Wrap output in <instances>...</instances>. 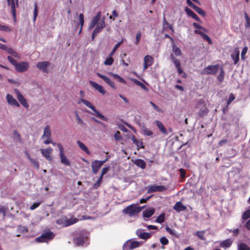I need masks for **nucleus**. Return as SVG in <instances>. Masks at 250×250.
I'll list each match as a JSON object with an SVG mask.
<instances>
[{"instance_id": "45", "label": "nucleus", "mask_w": 250, "mask_h": 250, "mask_svg": "<svg viewBox=\"0 0 250 250\" xmlns=\"http://www.w3.org/2000/svg\"><path fill=\"white\" fill-rule=\"evenodd\" d=\"M142 36V33L141 32H138L136 35V39L134 43L135 45L138 44L141 41V38Z\"/></svg>"}, {"instance_id": "36", "label": "nucleus", "mask_w": 250, "mask_h": 250, "mask_svg": "<svg viewBox=\"0 0 250 250\" xmlns=\"http://www.w3.org/2000/svg\"><path fill=\"white\" fill-rule=\"evenodd\" d=\"M250 218V209H248L245 211L242 215V219L243 221L248 219Z\"/></svg>"}, {"instance_id": "26", "label": "nucleus", "mask_w": 250, "mask_h": 250, "mask_svg": "<svg viewBox=\"0 0 250 250\" xmlns=\"http://www.w3.org/2000/svg\"><path fill=\"white\" fill-rule=\"evenodd\" d=\"M155 210L153 208L146 209L143 212V216L145 218H149L154 213Z\"/></svg>"}, {"instance_id": "1", "label": "nucleus", "mask_w": 250, "mask_h": 250, "mask_svg": "<svg viewBox=\"0 0 250 250\" xmlns=\"http://www.w3.org/2000/svg\"><path fill=\"white\" fill-rule=\"evenodd\" d=\"M83 103L84 105H85L87 107L90 108L94 112L93 113H91L87 111L88 113L95 116L96 117L99 118V119L102 120H104V121H107V118L104 116L98 110H97L95 107L89 101L83 99H81L79 102V103Z\"/></svg>"}, {"instance_id": "44", "label": "nucleus", "mask_w": 250, "mask_h": 250, "mask_svg": "<svg viewBox=\"0 0 250 250\" xmlns=\"http://www.w3.org/2000/svg\"><path fill=\"white\" fill-rule=\"evenodd\" d=\"M74 114H75V115L76 116V119L77 120V123L78 124L83 125L84 124V122L83 121V120L81 118V117H80V116H79V115L78 114V112L77 111H74Z\"/></svg>"}, {"instance_id": "32", "label": "nucleus", "mask_w": 250, "mask_h": 250, "mask_svg": "<svg viewBox=\"0 0 250 250\" xmlns=\"http://www.w3.org/2000/svg\"><path fill=\"white\" fill-rule=\"evenodd\" d=\"M78 221V219L76 218H71L70 219H67L66 218V224L65 226H68L71 225H73Z\"/></svg>"}, {"instance_id": "22", "label": "nucleus", "mask_w": 250, "mask_h": 250, "mask_svg": "<svg viewBox=\"0 0 250 250\" xmlns=\"http://www.w3.org/2000/svg\"><path fill=\"white\" fill-rule=\"evenodd\" d=\"M185 11L188 16L192 17L197 21L199 22L201 21L200 19L197 16V15L189 8L186 7Z\"/></svg>"}, {"instance_id": "37", "label": "nucleus", "mask_w": 250, "mask_h": 250, "mask_svg": "<svg viewBox=\"0 0 250 250\" xmlns=\"http://www.w3.org/2000/svg\"><path fill=\"white\" fill-rule=\"evenodd\" d=\"M131 139H132V141L133 142V143L134 144H135L138 147H139L141 148L143 147V144L142 141H140L138 140L137 139H136V138L134 136H133Z\"/></svg>"}, {"instance_id": "58", "label": "nucleus", "mask_w": 250, "mask_h": 250, "mask_svg": "<svg viewBox=\"0 0 250 250\" xmlns=\"http://www.w3.org/2000/svg\"><path fill=\"white\" fill-rule=\"evenodd\" d=\"M57 146L59 150V155L64 153V152L63 147L62 146V144L60 143H58L57 144Z\"/></svg>"}, {"instance_id": "24", "label": "nucleus", "mask_w": 250, "mask_h": 250, "mask_svg": "<svg viewBox=\"0 0 250 250\" xmlns=\"http://www.w3.org/2000/svg\"><path fill=\"white\" fill-rule=\"evenodd\" d=\"M51 130L49 125H46L44 127L43 134L42 136V138H49L51 137Z\"/></svg>"}, {"instance_id": "40", "label": "nucleus", "mask_w": 250, "mask_h": 250, "mask_svg": "<svg viewBox=\"0 0 250 250\" xmlns=\"http://www.w3.org/2000/svg\"><path fill=\"white\" fill-rule=\"evenodd\" d=\"M208 111V110L207 108L205 106H204L203 108L201 109L199 111L198 114L199 116L202 117L206 115L207 114Z\"/></svg>"}, {"instance_id": "53", "label": "nucleus", "mask_w": 250, "mask_h": 250, "mask_svg": "<svg viewBox=\"0 0 250 250\" xmlns=\"http://www.w3.org/2000/svg\"><path fill=\"white\" fill-rule=\"evenodd\" d=\"M110 167H103L102 168V173H101V174L100 175V177H101L102 178L103 177V176L106 174L110 169Z\"/></svg>"}, {"instance_id": "51", "label": "nucleus", "mask_w": 250, "mask_h": 250, "mask_svg": "<svg viewBox=\"0 0 250 250\" xmlns=\"http://www.w3.org/2000/svg\"><path fill=\"white\" fill-rule=\"evenodd\" d=\"M11 30H12L9 27L6 26V25L0 24V31H4L5 32H10Z\"/></svg>"}, {"instance_id": "61", "label": "nucleus", "mask_w": 250, "mask_h": 250, "mask_svg": "<svg viewBox=\"0 0 250 250\" xmlns=\"http://www.w3.org/2000/svg\"><path fill=\"white\" fill-rule=\"evenodd\" d=\"M30 162L35 167H36L37 168H39V165L37 161H36L33 159H31Z\"/></svg>"}, {"instance_id": "8", "label": "nucleus", "mask_w": 250, "mask_h": 250, "mask_svg": "<svg viewBox=\"0 0 250 250\" xmlns=\"http://www.w3.org/2000/svg\"><path fill=\"white\" fill-rule=\"evenodd\" d=\"M29 63L26 62H18L15 67V69L19 72H24L26 71L29 68Z\"/></svg>"}, {"instance_id": "48", "label": "nucleus", "mask_w": 250, "mask_h": 250, "mask_svg": "<svg viewBox=\"0 0 250 250\" xmlns=\"http://www.w3.org/2000/svg\"><path fill=\"white\" fill-rule=\"evenodd\" d=\"M164 221L165 214L164 213L160 214L156 220V222L158 223H162Z\"/></svg>"}, {"instance_id": "52", "label": "nucleus", "mask_w": 250, "mask_h": 250, "mask_svg": "<svg viewBox=\"0 0 250 250\" xmlns=\"http://www.w3.org/2000/svg\"><path fill=\"white\" fill-rule=\"evenodd\" d=\"M151 235L150 233L148 232H144L143 234L141 236L140 238L142 239L146 240L149 238L151 237Z\"/></svg>"}, {"instance_id": "12", "label": "nucleus", "mask_w": 250, "mask_h": 250, "mask_svg": "<svg viewBox=\"0 0 250 250\" xmlns=\"http://www.w3.org/2000/svg\"><path fill=\"white\" fill-rule=\"evenodd\" d=\"M101 17V12H98L97 15L93 18L91 22L89 24L88 29L91 30L94 27V26L98 24V22L99 21Z\"/></svg>"}, {"instance_id": "9", "label": "nucleus", "mask_w": 250, "mask_h": 250, "mask_svg": "<svg viewBox=\"0 0 250 250\" xmlns=\"http://www.w3.org/2000/svg\"><path fill=\"white\" fill-rule=\"evenodd\" d=\"M167 189V188L164 186L152 185L148 188L147 193H150L157 191H164Z\"/></svg>"}, {"instance_id": "49", "label": "nucleus", "mask_w": 250, "mask_h": 250, "mask_svg": "<svg viewBox=\"0 0 250 250\" xmlns=\"http://www.w3.org/2000/svg\"><path fill=\"white\" fill-rule=\"evenodd\" d=\"M205 232V231H198L196 232V234L200 239L205 240V238L204 236Z\"/></svg>"}, {"instance_id": "6", "label": "nucleus", "mask_w": 250, "mask_h": 250, "mask_svg": "<svg viewBox=\"0 0 250 250\" xmlns=\"http://www.w3.org/2000/svg\"><path fill=\"white\" fill-rule=\"evenodd\" d=\"M89 235V233L85 231H82L80 233L79 235L77 236L75 241L76 244L78 246L83 245L85 244L86 238Z\"/></svg>"}, {"instance_id": "15", "label": "nucleus", "mask_w": 250, "mask_h": 250, "mask_svg": "<svg viewBox=\"0 0 250 250\" xmlns=\"http://www.w3.org/2000/svg\"><path fill=\"white\" fill-rule=\"evenodd\" d=\"M50 64L49 62H39L37 63L36 67L44 73H47V67Z\"/></svg>"}, {"instance_id": "47", "label": "nucleus", "mask_w": 250, "mask_h": 250, "mask_svg": "<svg viewBox=\"0 0 250 250\" xmlns=\"http://www.w3.org/2000/svg\"><path fill=\"white\" fill-rule=\"evenodd\" d=\"M38 7H37V4L35 3L34 4V13H33V21L35 22L36 20V18L38 16Z\"/></svg>"}, {"instance_id": "38", "label": "nucleus", "mask_w": 250, "mask_h": 250, "mask_svg": "<svg viewBox=\"0 0 250 250\" xmlns=\"http://www.w3.org/2000/svg\"><path fill=\"white\" fill-rule=\"evenodd\" d=\"M110 74L111 75H112L113 76V77H114V78L117 79L118 80L119 82H120L121 83H126V81L123 78L120 77L118 74H113V73H110Z\"/></svg>"}, {"instance_id": "30", "label": "nucleus", "mask_w": 250, "mask_h": 250, "mask_svg": "<svg viewBox=\"0 0 250 250\" xmlns=\"http://www.w3.org/2000/svg\"><path fill=\"white\" fill-rule=\"evenodd\" d=\"M232 242V241L230 239H228L222 241L220 243V246L222 248H227L231 246Z\"/></svg>"}, {"instance_id": "16", "label": "nucleus", "mask_w": 250, "mask_h": 250, "mask_svg": "<svg viewBox=\"0 0 250 250\" xmlns=\"http://www.w3.org/2000/svg\"><path fill=\"white\" fill-rule=\"evenodd\" d=\"M89 83L94 89L97 90L100 93L102 94H104L105 93V90L101 85H100L98 83L92 81H90Z\"/></svg>"}, {"instance_id": "11", "label": "nucleus", "mask_w": 250, "mask_h": 250, "mask_svg": "<svg viewBox=\"0 0 250 250\" xmlns=\"http://www.w3.org/2000/svg\"><path fill=\"white\" fill-rule=\"evenodd\" d=\"M154 59L150 55H146L144 57V70L146 69L148 67L152 65Z\"/></svg>"}, {"instance_id": "20", "label": "nucleus", "mask_w": 250, "mask_h": 250, "mask_svg": "<svg viewBox=\"0 0 250 250\" xmlns=\"http://www.w3.org/2000/svg\"><path fill=\"white\" fill-rule=\"evenodd\" d=\"M173 208L178 212H180L187 209V207L183 205L181 202H176Z\"/></svg>"}, {"instance_id": "56", "label": "nucleus", "mask_w": 250, "mask_h": 250, "mask_svg": "<svg viewBox=\"0 0 250 250\" xmlns=\"http://www.w3.org/2000/svg\"><path fill=\"white\" fill-rule=\"evenodd\" d=\"M7 59L12 65L15 66V67H16V64L18 63L11 56H8Z\"/></svg>"}, {"instance_id": "41", "label": "nucleus", "mask_w": 250, "mask_h": 250, "mask_svg": "<svg viewBox=\"0 0 250 250\" xmlns=\"http://www.w3.org/2000/svg\"><path fill=\"white\" fill-rule=\"evenodd\" d=\"M56 223L57 224L62 226L63 227H67V226H65V225L66 224V218L58 219L56 221Z\"/></svg>"}, {"instance_id": "29", "label": "nucleus", "mask_w": 250, "mask_h": 250, "mask_svg": "<svg viewBox=\"0 0 250 250\" xmlns=\"http://www.w3.org/2000/svg\"><path fill=\"white\" fill-rule=\"evenodd\" d=\"M77 143L79 147L83 151H84L86 154H90L89 150H88L86 146L83 143L80 141H77Z\"/></svg>"}, {"instance_id": "35", "label": "nucleus", "mask_w": 250, "mask_h": 250, "mask_svg": "<svg viewBox=\"0 0 250 250\" xmlns=\"http://www.w3.org/2000/svg\"><path fill=\"white\" fill-rule=\"evenodd\" d=\"M6 51H7V52L9 54H11L13 57H14L15 58H20V56H19V54L15 51H14L13 49H12V48H8L7 47V49L6 50Z\"/></svg>"}, {"instance_id": "2", "label": "nucleus", "mask_w": 250, "mask_h": 250, "mask_svg": "<svg viewBox=\"0 0 250 250\" xmlns=\"http://www.w3.org/2000/svg\"><path fill=\"white\" fill-rule=\"evenodd\" d=\"M141 211V208L135 204H132L123 209L124 214H128L130 217L135 216Z\"/></svg>"}, {"instance_id": "13", "label": "nucleus", "mask_w": 250, "mask_h": 250, "mask_svg": "<svg viewBox=\"0 0 250 250\" xmlns=\"http://www.w3.org/2000/svg\"><path fill=\"white\" fill-rule=\"evenodd\" d=\"M41 151L42 156H44L46 160L49 161L52 160V158L50 156L51 153H52L53 151L52 148L42 149H41Z\"/></svg>"}, {"instance_id": "50", "label": "nucleus", "mask_w": 250, "mask_h": 250, "mask_svg": "<svg viewBox=\"0 0 250 250\" xmlns=\"http://www.w3.org/2000/svg\"><path fill=\"white\" fill-rule=\"evenodd\" d=\"M245 18L246 20V23L245 24L246 28H250V18L246 13H245Z\"/></svg>"}, {"instance_id": "23", "label": "nucleus", "mask_w": 250, "mask_h": 250, "mask_svg": "<svg viewBox=\"0 0 250 250\" xmlns=\"http://www.w3.org/2000/svg\"><path fill=\"white\" fill-rule=\"evenodd\" d=\"M155 123L160 130L164 134L167 135L168 134L166 128L161 122L156 120Z\"/></svg>"}, {"instance_id": "19", "label": "nucleus", "mask_w": 250, "mask_h": 250, "mask_svg": "<svg viewBox=\"0 0 250 250\" xmlns=\"http://www.w3.org/2000/svg\"><path fill=\"white\" fill-rule=\"evenodd\" d=\"M174 64L178 73L179 75L182 74V77L184 78L186 77V74L185 72H183L181 66L180 61L178 60H174V62H173Z\"/></svg>"}, {"instance_id": "27", "label": "nucleus", "mask_w": 250, "mask_h": 250, "mask_svg": "<svg viewBox=\"0 0 250 250\" xmlns=\"http://www.w3.org/2000/svg\"><path fill=\"white\" fill-rule=\"evenodd\" d=\"M134 164L137 167L144 169L146 167V164L145 162L142 159H137L134 161Z\"/></svg>"}, {"instance_id": "31", "label": "nucleus", "mask_w": 250, "mask_h": 250, "mask_svg": "<svg viewBox=\"0 0 250 250\" xmlns=\"http://www.w3.org/2000/svg\"><path fill=\"white\" fill-rule=\"evenodd\" d=\"M130 80L137 85L140 86L145 90L146 91L148 90V89L147 88V87L142 82L139 81L138 80L133 78H131Z\"/></svg>"}, {"instance_id": "55", "label": "nucleus", "mask_w": 250, "mask_h": 250, "mask_svg": "<svg viewBox=\"0 0 250 250\" xmlns=\"http://www.w3.org/2000/svg\"><path fill=\"white\" fill-rule=\"evenodd\" d=\"M160 241L163 245H167L168 243V240L165 237H161Z\"/></svg>"}, {"instance_id": "28", "label": "nucleus", "mask_w": 250, "mask_h": 250, "mask_svg": "<svg viewBox=\"0 0 250 250\" xmlns=\"http://www.w3.org/2000/svg\"><path fill=\"white\" fill-rule=\"evenodd\" d=\"M231 57L234 61V63L236 64L239 60V51L235 50L234 53L231 54Z\"/></svg>"}, {"instance_id": "14", "label": "nucleus", "mask_w": 250, "mask_h": 250, "mask_svg": "<svg viewBox=\"0 0 250 250\" xmlns=\"http://www.w3.org/2000/svg\"><path fill=\"white\" fill-rule=\"evenodd\" d=\"M6 100L8 104L11 105L15 106L16 107H19L20 105L18 101L10 94L6 95Z\"/></svg>"}, {"instance_id": "5", "label": "nucleus", "mask_w": 250, "mask_h": 250, "mask_svg": "<svg viewBox=\"0 0 250 250\" xmlns=\"http://www.w3.org/2000/svg\"><path fill=\"white\" fill-rule=\"evenodd\" d=\"M8 6L10 7L15 22L16 21V7L19 6V0H6Z\"/></svg>"}, {"instance_id": "34", "label": "nucleus", "mask_w": 250, "mask_h": 250, "mask_svg": "<svg viewBox=\"0 0 250 250\" xmlns=\"http://www.w3.org/2000/svg\"><path fill=\"white\" fill-rule=\"evenodd\" d=\"M79 24L81 25L80 30L79 34H80L82 32V28L84 24V18L83 14H80L79 16Z\"/></svg>"}, {"instance_id": "43", "label": "nucleus", "mask_w": 250, "mask_h": 250, "mask_svg": "<svg viewBox=\"0 0 250 250\" xmlns=\"http://www.w3.org/2000/svg\"><path fill=\"white\" fill-rule=\"evenodd\" d=\"M238 250H250V248L246 244L242 243L238 246Z\"/></svg>"}, {"instance_id": "64", "label": "nucleus", "mask_w": 250, "mask_h": 250, "mask_svg": "<svg viewBox=\"0 0 250 250\" xmlns=\"http://www.w3.org/2000/svg\"><path fill=\"white\" fill-rule=\"evenodd\" d=\"M202 37L206 41H208V43H211V40H210V38L206 34H204Z\"/></svg>"}, {"instance_id": "33", "label": "nucleus", "mask_w": 250, "mask_h": 250, "mask_svg": "<svg viewBox=\"0 0 250 250\" xmlns=\"http://www.w3.org/2000/svg\"><path fill=\"white\" fill-rule=\"evenodd\" d=\"M172 51L177 56H181L182 54L181 50L176 45H173L172 47Z\"/></svg>"}, {"instance_id": "21", "label": "nucleus", "mask_w": 250, "mask_h": 250, "mask_svg": "<svg viewBox=\"0 0 250 250\" xmlns=\"http://www.w3.org/2000/svg\"><path fill=\"white\" fill-rule=\"evenodd\" d=\"M105 26V23L104 22V19L102 20V21L97 24L96 27L94 29L93 31H94V34H98L100 33L102 29L104 28Z\"/></svg>"}, {"instance_id": "57", "label": "nucleus", "mask_w": 250, "mask_h": 250, "mask_svg": "<svg viewBox=\"0 0 250 250\" xmlns=\"http://www.w3.org/2000/svg\"><path fill=\"white\" fill-rule=\"evenodd\" d=\"M102 179H103V178H102L100 176V177L98 179V180H97V182L93 186V188H94L96 189L100 187L101 183L102 182Z\"/></svg>"}, {"instance_id": "46", "label": "nucleus", "mask_w": 250, "mask_h": 250, "mask_svg": "<svg viewBox=\"0 0 250 250\" xmlns=\"http://www.w3.org/2000/svg\"><path fill=\"white\" fill-rule=\"evenodd\" d=\"M114 62L113 59L112 58V56H110L107 58L104 62V64L106 65H111Z\"/></svg>"}, {"instance_id": "63", "label": "nucleus", "mask_w": 250, "mask_h": 250, "mask_svg": "<svg viewBox=\"0 0 250 250\" xmlns=\"http://www.w3.org/2000/svg\"><path fill=\"white\" fill-rule=\"evenodd\" d=\"M150 104L152 106V107L154 110H155L156 111H158V112L161 111L160 108L157 105H156L154 103H153L152 102H150Z\"/></svg>"}, {"instance_id": "42", "label": "nucleus", "mask_w": 250, "mask_h": 250, "mask_svg": "<svg viewBox=\"0 0 250 250\" xmlns=\"http://www.w3.org/2000/svg\"><path fill=\"white\" fill-rule=\"evenodd\" d=\"M193 9L196 12H197L199 14H200V15H201L203 17H204L206 16V13L205 12H204V10H203L201 8H200V7L197 6L196 5V6L193 8Z\"/></svg>"}, {"instance_id": "25", "label": "nucleus", "mask_w": 250, "mask_h": 250, "mask_svg": "<svg viewBox=\"0 0 250 250\" xmlns=\"http://www.w3.org/2000/svg\"><path fill=\"white\" fill-rule=\"evenodd\" d=\"M60 159H61V162L67 166H70L71 164L69 160V159L67 158V157L65 155L64 153L63 154H62L60 155Z\"/></svg>"}, {"instance_id": "7", "label": "nucleus", "mask_w": 250, "mask_h": 250, "mask_svg": "<svg viewBox=\"0 0 250 250\" xmlns=\"http://www.w3.org/2000/svg\"><path fill=\"white\" fill-rule=\"evenodd\" d=\"M106 162V160L103 161L95 160L91 163V168L93 173L96 174L102 166Z\"/></svg>"}, {"instance_id": "59", "label": "nucleus", "mask_w": 250, "mask_h": 250, "mask_svg": "<svg viewBox=\"0 0 250 250\" xmlns=\"http://www.w3.org/2000/svg\"><path fill=\"white\" fill-rule=\"evenodd\" d=\"M114 138L117 141H119L122 139L121 136L120 135V132L117 131L115 132L114 135Z\"/></svg>"}, {"instance_id": "18", "label": "nucleus", "mask_w": 250, "mask_h": 250, "mask_svg": "<svg viewBox=\"0 0 250 250\" xmlns=\"http://www.w3.org/2000/svg\"><path fill=\"white\" fill-rule=\"evenodd\" d=\"M219 66L217 65H209L205 69V71L208 74H214L218 70Z\"/></svg>"}, {"instance_id": "3", "label": "nucleus", "mask_w": 250, "mask_h": 250, "mask_svg": "<svg viewBox=\"0 0 250 250\" xmlns=\"http://www.w3.org/2000/svg\"><path fill=\"white\" fill-rule=\"evenodd\" d=\"M142 244L141 242L129 240L124 243L123 249L124 250H132L139 247Z\"/></svg>"}, {"instance_id": "4", "label": "nucleus", "mask_w": 250, "mask_h": 250, "mask_svg": "<svg viewBox=\"0 0 250 250\" xmlns=\"http://www.w3.org/2000/svg\"><path fill=\"white\" fill-rule=\"evenodd\" d=\"M54 237V234L52 231H47L43 232L40 236L37 237L36 241L39 243L46 242L52 239Z\"/></svg>"}, {"instance_id": "39", "label": "nucleus", "mask_w": 250, "mask_h": 250, "mask_svg": "<svg viewBox=\"0 0 250 250\" xmlns=\"http://www.w3.org/2000/svg\"><path fill=\"white\" fill-rule=\"evenodd\" d=\"M123 42V39H122L121 42H119L118 43H117L115 45V46H114V47L113 48V49H112L111 52H110V53L109 56H112L114 54V53L116 52V50L121 45V44Z\"/></svg>"}, {"instance_id": "17", "label": "nucleus", "mask_w": 250, "mask_h": 250, "mask_svg": "<svg viewBox=\"0 0 250 250\" xmlns=\"http://www.w3.org/2000/svg\"><path fill=\"white\" fill-rule=\"evenodd\" d=\"M97 75L101 79H102L107 84H108L111 88L113 89H116V86L114 84L113 82H112L109 78L101 74V73H97Z\"/></svg>"}, {"instance_id": "60", "label": "nucleus", "mask_w": 250, "mask_h": 250, "mask_svg": "<svg viewBox=\"0 0 250 250\" xmlns=\"http://www.w3.org/2000/svg\"><path fill=\"white\" fill-rule=\"evenodd\" d=\"M41 203L40 202H35L34 203L32 206H30V209L31 210H34L37 208L40 205Z\"/></svg>"}, {"instance_id": "54", "label": "nucleus", "mask_w": 250, "mask_h": 250, "mask_svg": "<svg viewBox=\"0 0 250 250\" xmlns=\"http://www.w3.org/2000/svg\"><path fill=\"white\" fill-rule=\"evenodd\" d=\"M224 72L223 70V69H221L219 75L218 76V80L219 82H222L224 79Z\"/></svg>"}, {"instance_id": "10", "label": "nucleus", "mask_w": 250, "mask_h": 250, "mask_svg": "<svg viewBox=\"0 0 250 250\" xmlns=\"http://www.w3.org/2000/svg\"><path fill=\"white\" fill-rule=\"evenodd\" d=\"M14 91L16 94L17 98L21 104L25 108L28 107L29 105L26 102V99L24 98L20 91L17 89H15Z\"/></svg>"}, {"instance_id": "62", "label": "nucleus", "mask_w": 250, "mask_h": 250, "mask_svg": "<svg viewBox=\"0 0 250 250\" xmlns=\"http://www.w3.org/2000/svg\"><path fill=\"white\" fill-rule=\"evenodd\" d=\"M193 26L197 28V29H202L205 31H206V30L205 29V28H204V27H203L202 26H201L200 25H199L198 23H196V22H194L193 23Z\"/></svg>"}]
</instances>
